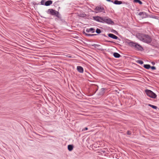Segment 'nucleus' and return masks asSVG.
<instances>
[{"mask_svg": "<svg viewBox=\"0 0 159 159\" xmlns=\"http://www.w3.org/2000/svg\"><path fill=\"white\" fill-rule=\"evenodd\" d=\"M137 37L140 41L147 43H150L152 40V38L148 35L141 33H137Z\"/></svg>", "mask_w": 159, "mask_h": 159, "instance_id": "nucleus-1", "label": "nucleus"}, {"mask_svg": "<svg viewBox=\"0 0 159 159\" xmlns=\"http://www.w3.org/2000/svg\"><path fill=\"white\" fill-rule=\"evenodd\" d=\"M145 92L147 95L151 98H155L157 97L156 95L150 90L147 89L145 91Z\"/></svg>", "mask_w": 159, "mask_h": 159, "instance_id": "nucleus-2", "label": "nucleus"}, {"mask_svg": "<svg viewBox=\"0 0 159 159\" xmlns=\"http://www.w3.org/2000/svg\"><path fill=\"white\" fill-rule=\"evenodd\" d=\"M102 21L103 22H105L109 24L113 25L114 24V22L112 21L110 18L107 17H103Z\"/></svg>", "mask_w": 159, "mask_h": 159, "instance_id": "nucleus-3", "label": "nucleus"}, {"mask_svg": "<svg viewBox=\"0 0 159 159\" xmlns=\"http://www.w3.org/2000/svg\"><path fill=\"white\" fill-rule=\"evenodd\" d=\"M94 10L96 13L100 12H102L104 13H105L104 8L101 7H97Z\"/></svg>", "mask_w": 159, "mask_h": 159, "instance_id": "nucleus-4", "label": "nucleus"}, {"mask_svg": "<svg viewBox=\"0 0 159 159\" xmlns=\"http://www.w3.org/2000/svg\"><path fill=\"white\" fill-rule=\"evenodd\" d=\"M49 13L52 15H56L57 16L58 15V12L52 9H49L48 10Z\"/></svg>", "mask_w": 159, "mask_h": 159, "instance_id": "nucleus-5", "label": "nucleus"}, {"mask_svg": "<svg viewBox=\"0 0 159 159\" xmlns=\"http://www.w3.org/2000/svg\"><path fill=\"white\" fill-rule=\"evenodd\" d=\"M93 18L94 20L103 23V17H100L99 16L93 17Z\"/></svg>", "mask_w": 159, "mask_h": 159, "instance_id": "nucleus-6", "label": "nucleus"}, {"mask_svg": "<svg viewBox=\"0 0 159 159\" xmlns=\"http://www.w3.org/2000/svg\"><path fill=\"white\" fill-rule=\"evenodd\" d=\"M134 47L137 48L138 50L140 51H142L143 50V48L138 43H136V45Z\"/></svg>", "mask_w": 159, "mask_h": 159, "instance_id": "nucleus-7", "label": "nucleus"}, {"mask_svg": "<svg viewBox=\"0 0 159 159\" xmlns=\"http://www.w3.org/2000/svg\"><path fill=\"white\" fill-rule=\"evenodd\" d=\"M108 36L109 37L113 38V39H116L118 38V37L117 36H116L115 35L112 34H108Z\"/></svg>", "mask_w": 159, "mask_h": 159, "instance_id": "nucleus-8", "label": "nucleus"}, {"mask_svg": "<svg viewBox=\"0 0 159 159\" xmlns=\"http://www.w3.org/2000/svg\"><path fill=\"white\" fill-rule=\"evenodd\" d=\"M77 70L79 72L81 73L83 72V69L81 66H77Z\"/></svg>", "mask_w": 159, "mask_h": 159, "instance_id": "nucleus-9", "label": "nucleus"}, {"mask_svg": "<svg viewBox=\"0 0 159 159\" xmlns=\"http://www.w3.org/2000/svg\"><path fill=\"white\" fill-rule=\"evenodd\" d=\"M73 145H69L68 146V149L69 151H72L73 148Z\"/></svg>", "mask_w": 159, "mask_h": 159, "instance_id": "nucleus-10", "label": "nucleus"}, {"mask_svg": "<svg viewBox=\"0 0 159 159\" xmlns=\"http://www.w3.org/2000/svg\"><path fill=\"white\" fill-rule=\"evenodd\" d=\"M52 1L51 0H48L45 2V5L46 6H48L52 3Z\"/></svg>", "mask_w": 159, "mask_h": 159, "instance_id": "nucleus-11", "label": "nucleus"}, {"mask_svg": "<svg viewBox=\"0 0 159 159\" xmlns=\"http://www.w3.org/2000/svg\"><path fill=\"white\" fill-rule=\"evenodd\" d=\"M113 3L115 4H120L122 3V2L118 0H115Z\"/></svg>", "mask_w": 159, "mask_h": 159, "instance_id": "nucleus-12", "label": "nucleus"}, {"mask_svg": "<svg viewBox=\"0 0 159 159\" xmlns=\"http://www.w3.org/2000/svg\"><path fill=\"white\" fill-rule=\"evenodd\" d=\"M86 31L87 32L92 31V33H93L94 32V29L93 28H91L89 29H87L86 30Z\"/></svg>", "mask_w": 159, "mask_h": 159, "instance_id": "nucleus-13", "label": "nucleus"}, {"mask_svg": "<svg viewBox=\"0 0 159 159\" xmlns=\"http://www.w3.org/2000/svg\"><path fill=\"white\" fill-rule=\"evenodd\" d=\"M113 56L116 58H119L120 57V55L117 52H115L113 54Z\"/></svg>", "mask_w": 159, "mask_h": 159, "instance_id": "nucleus-14", "label": "nucleus"}, {"mask_svg": "<svg viewBox=\"0 0 159 159\" xmlns=\"http://www.w3.org/2000/svg\"><path fill=\"white\" fill-rule=\"evenodd\" d=\"M136 43H134L133 42H130L129 43V46H133L135 47L136 45Z\"/></svg>", "mask_w": 159, "mask_h": 159, "instance_id": "nucleus-15", "label": "nucleus"}, {"mask_svg": "<svg viewBox=\"0 0 159 159\" xmlns=\"http://www.w3.org/2000/svg\"><path fill=\"white\" fill-rule=\"evenodd\" d=\"M143 66L145 68H146V69H148L151 67L149 65H148V64L144 65Z\"/></svg>", "mask_w": 159, "mask_h": 159, "instance_id": "nucleus-16", "label": "nucleus"}, {"mask_svg": "<svg viewBox=\"0 0 159 159\" xmlns=\"http://www.w3.org/2000/svg\"><path fill=\"white\" fill-rule=\"evenodd\" d=\"M134 2L139 3L140 4H142V2L140 0H134Z\"/></svg>", "mask_w": 159, "mask_h": 159, "instance_id": "nucleus-17", "label": "nucleus"}, {"mask_svg": "<svg viewBox=\"0 0 159 159\" xmlns=\"http://www.w3.org/2000/svg\"><path fill=\"white\" fill-rule=\"evenodd\" d=\"M148 106L150 107H152V108L154 109H157V106H154V105H152L151 104H148Z\"/></svg>", "mask_w": 159, "mask_h": 159, "instance_id": "nucleus-18", "label": "nucleus"}, {"mask_svg": "<svg viewBox=\"0 0 159 159\" xmlns=\"http://www.w3.org/2000/svg\"><path fill=\"white\" fill-rule=\"evenodd\" d=\"M137 62L140 64H143V61L140 60H138Z\"/></svg>", "mask_w": 159, "mask_h": 159, "instance_id": "nucleus-19", "label": "nucleus"}, {"mask_svg": "<svg viewBox=\"0 0 159 159\" xmlns=\"http://www.w3.org/2000/svg\"><path fill=\"white\" fill-rule=\"evenodd\" d=\"M101 30L98 29H97L96 30V32L97 33V34H100L101 33Z\"/></svg>", "mask_w": 159, "mask_h": 159, "instance_id": "nucleus-20", "label": "nucleus"}, {"mask_svg": "<svg viewBox=\"0 0 159 159\" xmlns=\"http://www.w3.org/2000/svg\"><path fill=\"white\" fill-rule=\"evenodd\" d=\"M84 33L86 35L88 36H92L96 35V34H87L86 33L84 32Z\"/></svg>", "mask_w": 159, "mask_h": 159, "instance_id": "nucleus-21", "label": "nucleus"}, {"mask_svg": "<svg viewBox=\"0 0 159 159\" xmlns=\"http://www.w3.org/2000/svg\"><path fill=\"white\" fill-rule=\"evenodd\" d=\"M145 14L146 15V14L145 13H144L143 12H139V15L140 16H142L143 14Z\"/></svg>", "mask_w": 159, "mask_h": 159, "instance_id": "nucleus-22", "label": "nucleus"}, {"mask_svg": "<svg viewBox=\"0 0 159 159\" xmlns=\"http://www.w3.org/2000/svg\"><path fill=\"white\" fill-rule=\"evenodd\" d=\"M127 134L128 135H131V132L129 130H128L127 131Z\"/></svg>", "mask_w": 159, "mask_h": 159, "instance_id": "nucleus-23", "label": "nucleus"}, {"mask_svg": "<svg viewBox=\"0 0 159 159\" xmlns=\"http://www.w3.org/2000/svg\"><path fill=\"white\" fill-rule=\"evenodd\" d=\"M104 89L102 88L101 89V91L102 92V94H103V93H104Z\"/></svg>", "mask_w": 159, "mask_h": 159, "instance_id": "nucleus-24", "label": "nucleus"}, {"mask_svg": "<svg viewBox=\"0 0 159 159\" xmlns=\"http://www.w3.org/2000/svg\"><path fill=\"white\" fill-rule=\"evenodd\" d=\"M44 1L43 0H42L41 2V5H44Z\"/></svg>", "mask_w": 159, "mask_h": 159, "instance_id": "nucleus-25", "label": "nucleus"}, {"mask_svg": "<svg viewBox=\"0 0 159 159\" xmlns=\"http://www.w3.org/2000/svg\"><path fill=\"white\" fill-rule=\"evenodd\" d=\"M152 70H154L156 69V67L155 66H152L150 67Z\"/></svg>", "mask_w": 159, "mask_h": 159, "instance_id": "nucleus-26", "label": "nucleus"}, {"mask_svg": "<svg viewBox=\"0 0 159 159\" xmlns=\"http://www.w3.org/2000/svg\"><path fill=\"white\" fill-rule=\"evenodd\" d=\"M142 15L143 16V18H146L147 16H148V15L146 14V15L145 14H143Z\"/></svg>", "mask_w": 159, "mask_h": 159, "instance_id": "nucleus-27", "label": "nucleus"}, {"mask_svg": "<svg viewBox=\"0 0 159 159\" xmlns=\"http://www.w3.org/2000/svg\"><path fill=\"white\" fill-rule=\"evenodd\" d=\"M88 129V128L87 127H85V128L83 129V130L85 131L87 130Z\"/></svg>", "mask_w": 159, "mask_h": 159, "instance_id": "nucleus-28", "label": "nucleus"}, {"mask_svg": "<svg viewBox=\"0 0 159 159\" xmlns=\"http://www.w3.org/2000/svg\"><path fill=\"white\" fill-rule=\"evenodd\" d=\"M85 16V14H83L82 15H80V16L82 17H84Z\"/></svg>", "mask_w": 159, "mask_h": 159, "instance_id": "nucleus-29", "label": "nucleus"}, {"mask_svg": "<svg viewBox=\"0 0 159 159\" xmlns=\"http://www.w3.org/2000/svg\"><path fill=\"white\" fill-rule=\"evenodd\" d=\"M152 65H155V63L154 62H152Z\"/></svg>", "mask_w": 159, "mask_h": 159, "instance_id": "nucleus-30", "label": "nucleus"}, {"mask_svg": "<svg viewBox=\"0 0 159 159\" xmlns=\"http://www.w3.org/2000/svg\"><path fill=\"white\" fill-rule=\"evenodd\" d=\"M107 1H108V2H112V1H111V0H107Z\"/></svg>", "mask_w": 159, "mask_h": 159, "instance_id": "nucleus-31", "label": "nucleus"}]
</instances>
